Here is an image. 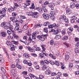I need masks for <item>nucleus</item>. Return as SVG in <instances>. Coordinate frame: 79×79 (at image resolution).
Segmentation results:
<instances>
[{
  "label": "nucleus",
  "mask_w": 79,
  "mask_h": 79,
  "mask_svg": "<svg viewBox=\"0 0 79 79\" xmlns=\"http://www.w3.org/2000/svg\"><path fill=\"white\" fill-rule=\"evenodd\" d=\"M15 27L14 28L15 31H18L19 30V23H16L15 24Z\"/></svg>",
  "instance_id": "f257e3e1"
},
{
  "label": "nucleus",
  "mask_w": 79,
  "mask_h": 79,
  "mask_svg": "<svg viewBox=\"0 0 79 79\" xmlns=\"http://www.w3.org/2000/svg\"><path fill=\"white\" fill-rule=\"evenodd\" d=\"M48 6L52 10H53L54 9V6H55V4L53 3H50L49 5Z\"/></svg>",
  "instance_id": "f03ea898"
},
{
  "label": "nucleus",
  "mask_w": 79,
  "mask_h": 79,
  "mask_svg": "<svg viewBox=\"0 0 79 79\" xmlns=\"http://www.w3.org/2000/svg\"><path fill=\"white\" fill-rule=\"evenodd\" d=\"M43 16L44 19H49V16H48V15L47 14L44 13L43 14Z\"/></svg>",
  "instance_id": "7ed1b4c3"
},
{
  "label": "nucleus",
  "mask_w": 79,
  "mask_h": 79,
  "mask_svg": "<svg viewBox=\"0 0 79 79\" xmlns=\"http://www.w3.org/2000/svg\"><path fill=\"white\" fill-rule=\"evenodd\" d=\"M0 35L3 37H5L6 36V33L4 31H1L0 33Z\"/></svg>",
  "instance_id": "20e7f679"
},
{
  "label": "nucleus",
  "mask_w": 79,
  "mask_h": 79,
  "mask_svg": "<svg viewBox=\"0 0 79 79\" xmlns=\"http://www.w3.org/2000/svg\"><path fill=\"white\" fill-rule=\"evenodd\" d=\"M29 76L31 77V79H39V78H37L36 76L31 74H30Z\"/></svg>",
  "instance_id": "39448f33"
},
{
  "label": "nucleus",
  "mask_w": 79,
  "mask_h": 79,
  "mask_svg": "<svg viewBox=\"0 0 79 79\" xmlns=\"http://www.w3.org/2000/svg\"><path fill=\"white\" fill-rule=\"evenodd\" d=\"M38 14V13L37 12H35L33 13L32 17L34 18H37V15Z\"/></svg>",
  "instance_id": "423d86ee"
},
{
  "label": "nucleus",
  "mask_w": 79,
  "mask_h": 79,
  "mask_svg": "<svg viewBox=\"0 0 79 79\" xmlns=\"http://www.w3.org/2000/svg\"><path fill=\"white\" fill-rule=\"evenodd\" d=\"M6 44V45H9L10 47H12V44H11V43L10 41H7Z\"/></svg>",
  "instance_id": "0eeeda50"
},
{
  "label": "nucleus",
  "mask_w": 79,
  "mask_h": 79,
  "mask_svg": "<svg viewBox=\"0 0 79 79\" xmlns=\"http://www.w3.org/2000/svg\"><path fill=\"white\" fill-rule=\"evenodd\" d=\"M75 3L73 2H72L70 3V7L71 8H72V9L74 8H75Z\"/></svg>",
  "instance_id": "6e6552de"
},
{
  "label": "nucleus",
  "mask_w": 79,
  "mask_h": 79,
  "mask_svg": "<svg viewBox=\"0 0 79 79\" xmlns=\"http://www.w3.org/2000/svg\"><path fill=\"white\" fill-rule=\"evenodd\" d=\"M6 13L5 12H3L1 16H0V19H2L3 18H4V17H6Z\"/></svg>",
  "instance_id": "1a4fd4ad"
},
{
  "label": "nucleus",
  "mask_w": 79,
  "mask_h": 79,
  "mask_svg": "<svg viewBox=\"0 0 79 79\" xmlns=\"http://www.w3.org/2000/svg\"><path fill=\"white\" fill-rule=\"evenodd\" d=\"M10 19L11 21H14V22H15V23H17L18 21V20H16V18L15 17H11L10 18Z\"/></svg>",
  "instance_id": "9d476101"
},
{
  "label": "nucleus",
  "mask_w": 79,
  "mask_h": 79,
  "mask_svg": "<svg viewBox=\"0 0 79 79\" xmlns=\"http://www.w3.org/2000/svg\"><path fill=\"white\" fill-rule=\"evenodd\" d=\"M23 57L25 59L28 58H29V54L27 53H24L23 54Z\"/></svg>",
  "instance_id": "9b49d317"
},
{
  "label": "nucleus",
  "mask_w": 79,
  "mask_h": 79,
  "mask_svg": "<svg viewBox=\"0 0 79 79\" xmlns=\"http://www.w3.org/2000/svg\"><path fill=\"white\" fill-rule=\"evenodd\" d=\"M52 73V72L50 71L49 70H47L45 71V73L47 74V75H49Z\"/></svg>",
  "instance_id": "f8f14e48"
},
{
  "label": "nucleus",
  "mask_w": 79,
  "mask_h": 79,
  "mask_svg": "<svg viewBox=\"0 0 79 79\" xmlns=\"http://www.w3.org/2000/svg\"><path fill=\"white\" fill-rule=\"evenodd\" d=\"M36 10H37L38 11H39L40 13H42L43 12L42 10V9L40 8V7H38L36 8Z\"/></svg>",
  "instance_id": "ddd939ff"
},
{
  "label": "nucleus",
  "mask_w": 79,
  "mask_h": 79,
  "mask_svg": "<svg viewBox=\"0 0 79 79\" xmlns=\"http://www.w3.org/2000/svg\"><path fill=\"white\" fill-rule=\"evenodd\" d=\"M60 25L59 24H56V23L53 24V27L54 28H57L58 27H60Z\"/></svg>",
  "instance_id": "4468645a"
},
{
  "label": "nucleus",
  "mask_w": 79,
  "mask_h": 79,
  "mask_svg": "<svg viewBox=\"0 0 79 79\" xmlns=\"http://www.w3.org/2000/svg\"><path fill=\"white\" fill-rule=\"evenodd\" d=\"M27 15H28V16H33V12H27Z\"/></svg>",
  "instance_id": "2eb2a0df"
},
{
  "label": "nucleus",
  "mask_w": 79,
  "mask_h": 79,
  "mask_svg": "<svg viewBox=\"0 0 79 79\" xmlns=\"http://www.w3.org/2000/svg\"><path fill=\"white\" fill-rule=\"evenodd\" d=\"M61 35H56V36L55 39L57 40H58V39H61Z\"/></svg>",
  "instance_id": "dca6fc26"
},
{
  "label": "nucleus",
  "mask_w": 79,
  "mask_h": 79,
  "mask_svg": "<svg viewBox=\"0 0 79 79\" xmlns=\"http://www.w3.org/2000/svg\"><path fill=\"white\" fill-rule=\"evenodd\" d=\"M49 16L50 18L52 19H53V20H54V19H55V17L54 15H49Z\"/></svg>",
  "instance_id": "f3484780"
},
{
  "label": "nucleus",
  "mask_w": 79,
  "mask_h": 79,
  "mask_svg": "<svg viewBox=\"0 0 79 79\" xmlns=\"http://www.w3.org/2000/svg\"><path fill=\"white\" fill-rule=\"evenodd\" d=\"M68 36H65L62 38V39L63 40H68Z\"/></svg>",
  "instance_id": "a211bd4d"
},
{
  "label": "nucleus",
  "mask_w": 79,
  "mask_h": 79,
  "mask_svg": "<svg viewBox=\"0 0 79 79\" xmlns=\"http://www.w3.org/2000/svg\"><path fill=\"white\" fill-rule=\"evenodd\" d=\"M69 56L68 55H66L65 56V61H67L68 60H69Z\"/></svg>",
  "instance_id": "6ab92c4d"
},
{
  "label": "nucleus",
  "mask_w": 79,
  "mask_h": 79,
  "mask_svg": "<svg viewBox=\"0 0 79 79\" xmlns=\"http://www.w3.org/2000/svg\"><path fill=\"white\" fill-rule=\"evenodd\" d=\"M60 19H63L64 21V20H65V19H66V16L64 15H62L60 16Z\"/></svg>",
  "instance_id": "aec40b11"
},
{
  "label": "nucleus",
  "mask_w": 79,
  "mask_h": 79,
  "mask_svg": "<svg viewBox=\"0 0 79 79\" xmlns=\"http://www.w3.org/2000/svg\"><path fill=\"white\" fill-rule=\"evenodd\" d=\"M49 24H50V22H46L44 24V26H48Z\"/></svg>",
  "instance_id": "412c9836"
},
{
  "label": "nucleus",
  "mask_w": 79,
  "mask_h": 79,
  "mask_svg": "<svg viewBox=\"0 0 79 79\" xmlns=\"http://www.w3.org/2000/svg\"><path fill=\"white\" fill-rule=\"evenodd\" d=\"M27 48L29 52H33V50L31 48L28 47H27Z\"/></svg>",
  "instance_id": "4be33fe9"
},
{
  "label": "nucleus",
  "mask_w": 79,
  "mask_h": 79,
  "mask_svg": "<svg viewBox=\"0 0 79 79\" xmlns=\"http://www.w3.org/2000/svg\"><path fill=\"white\" fill-rule=\"evenodd\" d=\"M66 10L67 14H68V15L70 14V11H69V8H67L66 9Z\"/></svg>",
  "instance_id": "5701e85b"
},
{
  "label": "nucleus",
  "mask_w": 79,
  "mask_h": 79,
  "mask_svg": "<svg viewBox=\"0 0 79 79\" xmlns=\"http://www.w3.org/2000/svg\"><path fill=\"white\" fill-rule=\"evenodd\" d=\"M61 34L62 35H64L66 34V30H65L64 29L61 31Z\"/></svg>",
  "instance_id": "b1692460"
},
{
  "label": "nucleus",
  "mask_w": 79,
  "mask_h": 79,
  "mask_svg": "<svg viewBox=\"0 0 79 79\" xmlns=\"http://www.w3.org/2000/svg\"><path fill=\"white\" fill-rule=\"evenodd\" d=\"M42 10H43V11H44V12H45L46 13L47 11V9L45 7H43L42 8Z\"/></svg>",
  "instance_id": "393cba45"
},
{
  "label": "nucleus",
  "mask_w": 79,
  "mask_h": 79,
  "mask_svg": "<svg viewBox=\"0 0 79 79\" xmlns=\"http://www.w3.org/2000/svg\"><path fill=\"white\" fill-rule=\"evenodd\" d=\"M9 23L10 24L9 26H13V23H14V22H13V21H11L9 22Z\"/></svg>",
  "instance_id": "a878e982"
},
{
  "label": "nucleus",
  "mask_w": 79,
  "mask_h": 79,
  "mask_svg": "<svg viewBox=\"0 0 79 79\" xmlns=\"http://www.w3.org/2000/svg\"><path fill=\"white\" fill-rule=\"evenodd\" d=\"M16 65L17 68L19 69H21V65L18 64H16Z\"/></svg>",
  "instance_id": "bb28decb"
},
{
  "label": "nucleus",
  "mask_w": 79,
  "mask_h": 79,
  "mask_svg": "<svg viewBox=\"0 0 79 79\" xmlns=\"http://www.w3.org/2000/svg\"><path fill=\"white\" fill-rule=\"evenodd\" d=\"M41 47L43 50L41 51V52H42L43 51L44 52V51L45 50V48H44V45H41Z\"/></svg>",
  "instance_id": "cd10ccee"
},
{
  "label": "nucleus",
  "mask_w": 79,
  "mask_h": 79,
  "mask_svg": "<svg viewBox=\"0 0 79 79\" xmlns=\"http://www.w3.org/2000/svg\"><path fill=\"white\" fill-rule=\"evenodd\" d=\"M77 13L75 12L72 14V16H77Z\"/></svg>",
  "instance_id": "c85d7f7f"
},
{
  "label": "nucleus",
  "mask_w": 79,
  "mask_h": 79,
  "mask_svg": "<svg viewBox=\"0 0 79 79\" xmlns=\"http://www.w3.org/2000/svg\"><path fill=\"white\" fill-rule=\"evenodd\" d=\"M55 12L53 11H51L50 12V14H49V16H50V15H55Z\"/></svg>",
  "instance_id": "c756f323"
},
{
  "label": "nucleus",
  "mask_w": 79,
  "mask_h": 79,
  "mask_svg": "<svg viewBox=\"0 0 79 79\" xmlns=\"http://www.w3.org/2000/svg\"><path fill=\"white\" fill-rule=\"evenodd\" d=\"M28 24H25L23 26V28L24 29H27V25Z\"/></svg>",
  "instance_id": "7c9ffc66"
},
{
  "label": "nucleus",
  "mask_w": 79,
  "mask_h": 79,
  "mask_svg": "<svg viewBox=\"0 0 79 79\" xmlns=\"http://www.w3.org/2000/svg\"><path fill=\"white\" fill-rule=\"evenodd\" d=\"M53 25H49L48 26L49 29H52L53 28Z\"/></svg>",
  "instance_id": "2f4dec72"
},
{
  "label": "nucleus",
  "mask_w": 79,
  "mask_h": 79,
  "mask_svg": "<svg viewBox=\"0 0 79 79\" xmlns=\"http://www.w3.org/2000/svg\"><path fill=\"white\" fill-rule=\"evenodd\" d=\"M75 47L76 48H79V41L77 42L76 43L75 45Z\"/></svg>",
  "instance_id": "473e14b6"
},
{
  "label": "nucleus",
  "mask_w": 79,
  "mask_h": 79,
  "mask_svg": "<svg viewBox=\"0 0 79 79\" xmlns=\"http://www.w3.org/2000/svg\"><path fill=\"white\" fill-rule=\"evenodd\" d=\"M75 52L76 53H79V49H78V48H77L76 47V48L75 49Z\"/></svg>",
  "instance_id": "72a5a7b5"
},
{
  "label": "nucleus",
  "mask_w": 79,
  "mask_h": 79,
  "mask_svg": "<svg viewBox=\"0 0 79 79\" xmlns=\"http://www.w3.org/2000/svg\"><path fill=\"white\" fill-rule=\"evenodd\" d=\"M44 53H41L39 54V56L40 58H42L44 57Z\"/></svg>",
  "instance_id": "f704fd0d"
},
{
  "label": "nucleus",
  "mask_w": 79,
  "mask_h": 79,
  "mask_svg": "<svg viewBox=\"0 0 79 79\" xmlns=\"http://www.w3.org/2000/svg\"><path fill=\"white\" fill-rule=\"evenodd\" d=\"M44 31L46 32L47 34H48V28H44Z\"/></svg>",
  "instance_id": "c9c22d12"
},
{
  "label": "nucleus",
  "mask_w": 79,
  "mask_h": 79,
  "mask_svg": "<svg viewBox=\"0 0 79 79\" xmlns=\"http://www.w3.org/2000/svg\"><path fill=\"white\" fill-rule=\"evenodd\" d=\"M5 24H6L5 22H2L1 24V27H3V26H5Z\"/></svg>",
  "instance_id": "e433bc0d"
},
{
  "label": "nucleus",
  "mask_w": 79,
  "mask_h": 79,
  "mask_svg": "<svg viewBox=\"0 0 79 79\" xmlns=\"http://www.w3.org/2000/svg\"><path fill=\"white\" fill-rule=\"evenodd\" d=\"M54 64H56L57 66H59V65H60V64H59V63H58L57 61L55 60L54 61Z\"/></svg>",
  "instance_id": "4c0bfd02"
},
{
  "label": "nucleus",
  "mask_w": 79,
  "mask_h": 79,
  "mask_svg": "<svg viewBox=\"0 0 79 79\" xmlns=\"http://www.w3.org/2000/svg\"><path fill=\"white\" fill-rule=\"evenodd\" d=\"M47 69V66L45 65H44L43 66V67H42V69L43 70H45Z\"/></svg>",
  "instance_id": "58836bf2"
},
{
  "label": "nucleus",
  "mask_w": 79,
  "mask_h": 79,
  "mask_svg": "<svg viewBox=\"0 0 79 79\" xmlns=\"http://www.w3.org/2000/svg\"><path fill=\"white\" fill-rule=\"evenodd\" d=\"M11 74H12V75H13V76H14L15 74V70L14 69H12L11 71Z\"/></svg>",
  "instance_id": "ea45409f"
},
{
  "label": "nucleus",
  "mask_w": 79,
  "mask_h": 79,
  "mask_svg": "<svg viewBox=\"0 0 79 79\" xmlns=\"http://www.w3.org/2000/svg\"><path fill=\"white\" fill-rule=\"evenodd\" d=\"M29 61L30 62V61H29V60L27 61V60H23V63H24V64H27V63H28Z\"/></svg>",
  "instance_id": "a19ab883"
},
{
  "label": "nucleus",
  "mask_w": 79,
  "mask_h": 79,
  "mask_svg": "<svg viewBox=\"0 0 79 79\" xmlns=\"http://www.w3.org/2000/svg\"><path fill=\"white\" fill-rule=\"evenodd\" d=\"M22 73L23 75H27V72L26 71H23L22 72Z\"/></svg>",
  "instance_id": "79ce46f5"
},
{
  "label": "nucleus",
  "mask_w": 79,
  "mask_h": 79,
  "mask_svg": "<svg viewBox=\"0 0 79 79\" xmlns=\"http://www.w3.org/2000/svg\"><path fill=\"white\" fill-rule=\"evenodd\" d=\"M40 27V25L39 24H36V25H35L34 27L35 28H36V27Z\"/></svg>",
  "instance_id": "37998d69"
},
{
  "label": "nucleus",
  "mask_w": 79,
  "mask_h": 79,
  "mask_svg": "<svg viewBox=\"0 0 79 79\" xmlns=\"http://www.w3.org/2000/svg\"><path fill=\"white\" fill-rule=\"evenodd\" d=\"M60 23H62L63 24V23H64V20L60 18Z\"/></svg>",
  "instance_id": "c03bdc74"
},
{
  "label": "nucleus",
  "mask_w": 79,
  "mask_h": 79,
  "mask_svg": "<svg viewBox=\"0 0 79 79\" xmlns=\"http://www.w3.org/2000/svg\"><path fill=\"white\" fill-rule=\"evenodd\" d=\"M9 29H10V30L11 31H13L12 30L13 29V26H9Z\"/></svg>",
  "instance_id": "a18cd8bd"
},
{
  "label": "nucleus",
  "mask_w": 79,
  "mask_h": 79,
  "mask_svg": "<svg viewBox=\"0 0 79 79\" xmlns=\"http://www.w3.org/2000/svg\"><path fill=\"white\" fill-rule=\"evenodd\" d=\"M35 36L36 35H34V34H32V38L33 39H35Z\"/></svg>",
  "instance_id": "49530a36"
},
{
  "label": "nucleus",
  "mask_w": 79,
  "mask_h": 79,
  "mask_svg": "<svg viewBox=\"0 0 79 79\" xmlns=\"http://www.w3.org/2000/svg\"><path fill=\"white\" fill-rule=\"evenodd\" d=\"M71 18H72L73 19H74V20H76L77 19V17H76V16H72L71 17Z\"/></svg>",
  "instance_id": "de8ad7c7"
},
{
  "label": "nucleus",
  "mask_w": 79,
  "mask_h": 79,
  "mask_svg": "<svg viewBox=\"0 0 79 79\" xmlns=\"http://www.w3.org/2000/svg\"><path fill=\"white\" fill-rule=\"evenodd\" d=\"M56 31H57V32H55V33L56 34H57V33H58L57 32H60L61 31V29H57Z\"/></svg>",
  "instance_id": "09e8293b"
},
{
  "label": "nucleus",
  "mask_w": 79,
  "mask_h": 79,
  "mask_svg": "<svg viewBox=\"0 0 79 79\" xmlns=\"http://www.w3.org/2000/svg\"><path fill=\"white\" fill-rule=\"evenodd\" d=\"M17 14L16 13H15V12H13L12 13V16H16L17 15Z\"/></svg>",
  "instance_id": "8fccbe9b"
},
{
  "label": "nucleus",
  "mask_w": 79,
  "mask_h": 79,
  "mask_svg": "<svg viewBox=\"0 0 79 79\" xmlns=\"http://www.w3.org/2000/svg\"><path fill=\"white\" fill-rule=\"evenodd\" d=\"M9 26H7V25H5L4 27V29H9Z\"/></svg>",
  "instance_id": "3c124183"
},
{
  "label": "nucleus",
  "mask_w": 79,
  "mask_h": 79,
  "mask_svg": "<svg viewBox=\"0 0 79 79\" xmlns=\"http://www.w3.org/2000/svg\"><path fill=\"white\" fill-rule=\"evenodd\" d=\"M6 10H7V8H4L2 9V10L3 12H5L6 11Z\"/></svg>",
  "instance_id": "603ef678"
},
{
  "label": "nucleus",
  "mask_w": 79,
  "mask_h": 79,
  "mask_svg": "<svg viewBox=\"0 0 79 79\" xmlns=\"http://www.w3.org/2000/svg\"><path fill=\"white\" fill-rule=\"evenodd\" d=\"M70 22L72 23H75V20L73 19H70Z\"/></svg>",
  "instance_id": "864d4df0"
},
{
  "label": "nucleus",
  "mask_w": 79,
  "mask_h": 79,
  "mask_svg": "<svg viewBox=\"0 0 79 79\" xmlns=\"http://www.w3.org/2000/svg\"><path fill=\"white\" fill-rule=\"evenodd\" d=\"M16 63H18V64H19L20 63V60H19V59H17L16 60Z\"/></svg>",
  "instance_id": "5fc2aeb1"
},
{
  "label": "nucleus",
  "mask_w": 79,
  "mask_h": 79,
  "mask_svg": "<svg viewBox=\"0 0 79 79\" xmlns=\"http://www.w3.org/2000/svg\"><path fill=\"white\" fill-rule=\"evenodd\" d=\"M37 39H41L42 38V36L40 35H38L37 36Z\"/></svg>",
  "instance_id": "6e6d98bb"
},
{
  "label": "nucleus",
  "mask_w": 79,
  "mask_h": 79,
  "mask_svg": "<svg viewBox=\"0 0 79 79\" xmlns=\"http://www.w3.org/2000/svg\"><path fill=\"white\" fill-rule=\"evenodd\" d=\"M20 18L21 19H23L26 18V17L24 16L21 15L20 16Z\"/></svg>",
  "instance_id": "4d7b16f0"
},
{
  "label": "nucleus",
  "mask_w": 79,
  "mask_h": 79,
  "mask_svg": "<svg viewBox=\"0 0 79 79\" xmlns=\"http://www.w3.org/2000/svg\"><path fill=\"white\" fill-rule=\"evenodd\" d=\"M49 63L50 64H51L52 65H54V62H53L52 60H50L49 61Z\"/></svg>",
  "instance_id": "13d9d810"
},
{
  "label": "nucleus",
  "mask_w": 79,
  "mask_h": 79,
  "mask_svg": "<svg viewBox=\"0 0 79 79\" xmlns=\"http://www.w3.org/2000/svg\"><path fill=\"white\" fill-rule=\"evenodd\" d=\"M39 2L40 3V4H41L42 5H43V4L44 3V2L42 0L40 1Z\"/></svg>",
  "instance_id": "bf43d9fd"
},
{
  "label": "nucleus",
  "mask_w": 79,
  "mask_h": 79,
  "mask_svg": "<svg viewBox=\"0 0 79 79\" xmlns=\"http://www.w3.org/2000/svg\"><path fill=\"white\" fill-rule=\"evenodd\" d=\"M11 47L10 48V50L11 51H15V48L14 47Z\"/></svg>",
  "instance_id": "052dcab7"
},
{
  "label": "nucleus",
  "mask_w": 79,
  "mask_h": 79,
  "mask_svg": "<svg viewBox=\"0 0 79 79\" xmlns=\"http://www.w3.org/2000/svg\"><path fill=\"white\" fill-rule=\"evenodd\" d=\"M51 75L52 76H56V73H51Z\"/></svg>",
  "instance_id": "680f3d73"
},
{
  "label": "nucleus",
  "mask_w": 79,
  "mask_h": 79,
  "mask_svg": "<svg viewBox=\"0 0 79 79\" xmlns=\"http://www.w3.org/2000/svg\"><path fill=\"white\" fill-rule=\"evenodd\" d=\"M64 21H65L66 23H67V24L68 23H69V20H68V19H65Z\"/></svg>",
  "instance_id": "e2e57ef3"
},
{
  "label": "nucleus",
  "mask_w": 79,
  "mask_h": 79,
  "mask_svg": "<svg viewBox=\"0 0 79 79\" xmlns=\"http://www.w3.org/2000/svg\"><path fill=\"white\" fill-rule=\"evenodd\" d=\"M40 48L39 47H37L35 51H40Z\"/></svg>",
  "instance_id": "0e129e2a"
},
{
  "label": "nucleus",
  "mask_w": 79,
  "mask_h": 79,
  "mask_svg": "<svg viewBox=\"0 0 79 79\" xmlns=\"http://www.w3.org/2000/svg\"><path fill=\"white\" fill-rule=\"evenodd\" d=\"M75 7L77 9H78V8H79V4H77L75 5Z\"/></svg>",
  "instance_id": "69168bd1"
},
{
  "label": "nucleus",
  "mask_w": 79,
  "mask_h": 79,
  "mask_svg": "<svg viewBox=\"0 0 79 79\" xmlns=\"http://www.w3.org/2000/svg\"><path fill=\"white\" fill-rule=\"evenodd\" d=\"M69 68H73V64L72 63L70 64L69 65Z\"/></svg>",
  "instance_id": "338daca9"
},
{
  "label": "nucleus",
  "mask_w": 79,
  "mask_h": 79,
  "mask_svg": "<svg viewBox=\"0 0 79 79\" xmlns=\"http://www.w3.org/2000/svg\"><path fill=\"white\" fill-rule=\"evenodd\" d=\"M69 31H71V32H72L73 31V28L72 27H69Z\"/></svg>",
  "instance_id": "774afa93"
}]
</instances>
